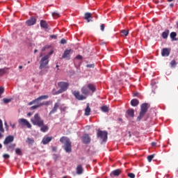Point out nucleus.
I'll use <instances>...</instances> for the list:
<instances>
[{"label":"nucleus","instance_id":"nucleus-55","mask_svg":"<svg viewBox=\"0 0 178 178\" xmlns=\"http://www.w3.org/2000/svg\"><path fill=\"white\" fill-rule=\"evenodd\" d=\"M56 35H52L51 36V38H54V40H56Z\"/></svg>","mask_w":178,"mask_h":178},{"label":"nucleus","instance_id":"nucleus-35","mask_svg":"<svg viewBox=\"0 0 178 178\" xmlns=\"http://www.w3.org/2000/svg\"><path fill=\"white\" fill-rule=\"evenodd\" d=\"M3 102V104H9V102H12V99L4 98Z\"/></svg>","mask_w":178,"mask_h":178},{"label":"nucleus","instance_id":"nucleus-14","mask_svg":"<svg viewBox=\"0 0 178 178\" xmlns=\"http://www.w3.org/2000/svg\"><path fill=\"white\" fill-rule=\"evenodd\" d=\"M82 141L84 144H90L91 143V138L88 134H86L82 136Z\"/></svg>","mask_w":178,"mask_h":178},{"label":"nucleus","instance_id":"nucleus-23","mask_svg":"<svg viewBox=\"0 0 178 178\" xmlns=\"http://www.w3.org/2000/svg\"><path fill=\"white\" fill-rule=\"evenodd\" d=\"M39 127H40V131H42V133H47V131L49 130V127H48V125H45L44 122L43 124Z\"/></svg>","mask_w":178,"mask_h":178},{"label":"nucleus","instance_id":"nucleus-24","mask_svg":"<svg viewBox=\"0 0 178 178\" xmlns=\"http://www.w3.org/2000/svg\"><path fill=\"white\" fill-rule=\"evenodd\" d=\"M169 33L170 31L168 29L165 30V31H163L161 34L162 38H163V40H166V38L169 37Z\"/></svg>","mask_w":178,"mask_h":178},{"label":"nucleus","instance_id":"nucleus-33","mask_svg":"<svg viewBox=\"0 0 178 178\" xmlns=\"http://www.w3.org/2000/svg\"><path fill=\"white\" fill-rule=\"evenodd\" d=\"M153 158H155V154H151L149 156H147V161L148 162H152Z\"/></svg>","mask_w":178,"mask_h":178},{"label":"nucleus","instance_id":"nucleus-25","mask_svg":"<svg viewBox=\"0 0 178 178\" xmlns=\"http://www.w3.org/2000/svg\"><path fill=\"white\" fill-rule=\"evenodd\" d=\"M140 104V101L137 99H133L131 100V106H137Z\"/></svg>","mask_w":178,"mask_h":178},{"label":"nucleus","instance_id":"nucleus-16","mask_svg":"<svg viewBox=\"0 0 178 178\" xmlns=\"http://www.w3.org/2000/svg\"><path fill=\"white\" fill-rule=\"evenodd\" d=\"M88 86V88L89 89V91L92 92V94H94L95 91H97V86L94 85V83H88L86 85Z\"/></svg>","mask_w":178,"mask_h":178},{"label":"nucleus","instance_id":"nucleus-8","mask_svg":"<svg viewBox=\"0 0 178 178\" xmlns=\"http://www.w3.org/2000/svg\"><path fill=\"white\" fill-rule=\"evenodd\" d=\"M72 94L78 101H83L87 98L86 96L81 95L80 92L77 90H74Z\"/></svg>","mask_w":178,"mask_h":178},{"label":"nucleus","instance_id":"nucleus-11","mask_svg":"<svg viewBox=\"0 0 178 178\" xmlns=\"http://www.w3.org/2000/svg\"><path fill=\"white\" fill-rule=\"evenodd\" d=\"M37 23V19L35 17H31L29 19L26 21V26H34Z\"/></svg>","mask_w":178,"mask_h":178},{"label":"nucleus","instance_id":"nucleus-53","mask_svg":"<svg viewBox=\"0 0 178 178\" xmlns=\"http://www.w3.org/2000/svg\"><path fill=\"white\" fill-rule=\"evenodd\" d=\"M127 112H134V109L129 108L127 111Z\"/></svg>","mask_w":178,"mask_h":178},{"label":"nucleus","instance_id":"nucleus-42","mask_svg":"<svg viewBox=\"0 0 178 178\" xmlns=\"http://www.w3.org/2000/svg\"><path fill=\"white\" fill-rule=\"evenodd\" d=\"M3 92H5V88H3V87H0V98H1V95H2Z\"/></svg>","mask_w":178,"mask_h":178},{"label":"nucleus","instance_id":"nucleus-2","mask_svg":"<svg viewBox=\"0 0 178 178\" xmlns=\"http://www.w3.org/2000/svg\"><path fill=\"white\" fill-rule=\"evenodd\" d=\"M60 143L64 144L63 148L65 152L70 154L72 152V142H70V139L66 136H63L60 138Z\"/></svg>","mask_w":178,"mask_h":178},{"label":"nucleus","instance_id":"nucleus-7","mask_svg":"<svg viewBox=\"0 0 178 178\" xmlns=\"http://www.w3.org/2000/svg\"><path fill=\"white\" fill-rule=\"evenodd\" d=\"M18 122L23 127H27V129H31V124H30V122L24 118L19 119Z\"/></svg>","mask_w":178,"mask_h":178},{"label":"nucleus","instance_id":"nucleus-9","mask_svg":"<svg viewBox=\"0 0 178 178\" xmlns=\"http://www.w3.org/2000/svg\"><path fill=\"white\" fill-rule=\"evenodd\" d=\"M13 141H15V137L12 135H10L5 138L3 143L4 145H9V144L13 143Z\"/></svg>","mask_w":178,"mask_h":178},{"label":"nucleus","instance_id":"nucleus-44","mask_svg":"<svg viewBox=\"0 0 178 178\" xmlns=\"http://www.w3.org/2000/svg\"><path fill=\"white\" fill-rule=\"evenodd\" d=\"M127 115H128V116H130L131 118H134V112H128Z\"/></svg>","mask_w":178,"mask_h":178},{"label":"nucleus","instance_id":"nucleus-36","mask_svg":"<svg viewBox=\"0 0 178 178\" xmlns=\"http://www.w3.org/2000/svg\"><path fill=\"white\" fill-rule=\"evenodd\" d=\"M0 131L4 133L5 129H3V124H2V120H0Z\"/></svg>","mask_w":178,"mask_h":178},{"label":"nucleus","instance_id":"nucleus-30","mask_svg":"<svg viewBox=\"0 0 178 178\" xmlns=\"http://www.w3.org/2000/svg\"><path fill=\"white\" fill-rule=\"evenodd\" d=\"M121 35L124 37H127L129 35V30H122L121 31Z\"/></svg>","mask_w":178,"mask_h":178},{"label":"nucleus","instance_id":"nucleus-19","mask_svg":"<svg viewBox=\"0 0 178 178\" xmlns=\"http://www.w3.org/2000/svg\"><path fill=\"white\" fill-rule=\"evenodd\" d=\"M40 27L42 29H44V30H48L49 29V26L48 25V23H47V21L45 20L40 21Z\"/></svg>","mask_w":178,"mask_h":178},{"label":"nucleus","instance_id":"nucleus-17","mask_svg":"<svg viewBox=\"0 0 178 178\" xmlns=\"http://www.w3.org/2000/svg\"><path fill=\"white\" fill-rule=\"evenodd\" d=\"M81 91L82 94H83V95H90V90L88 89V86H87V85L82 87V88L81 89Z\"/></svg>","mask_w":178,"mask_h":178},{"label":"nucleus","instance_id":"nucleus-6","mask_svg":"<svg viewBox=\"0 0 178 178\" xmlns=\"http://www.w3.org/2000/svg\"><path fill=\"white\" fill-rule=\"evenodd\" d=\"M97 138L102 140L104 142L106 141V140H108V132L106 131L98 130Z\"/></svg>","mask_w":178,"mask_h":178},{"label":"nucleus","instance_id":"nucleus-37","mask_svg":"<svg viewBox=\"0 0 178 178\" xmlns=\"http://www.w3.org/2000/svg\"><path fill=\"white\" fill-rule=\"evenodd\" d=\"M15 154H17V155H22V149L20 148H17L15 149Z\"/></svg>","mask_w":178,"mask_h":178},{"label":"nucleus","instance_id":"nucleus-26","mask_svg":"<svg viewBox=\"0 0 178 178\" xmlns=\"http://www.w3.org/2000/svg\"><path fill=\"white\" fill-rule=\"evenodd\" d=\"M177 33L176 32H171L170 37L172 41H177V38H176Z\"/></svg>","mask_w":178,"mask_h":178},{"label":"nucleus","instance_id":"nucleus-45","mask_svg":"<svg viewBox=\"0 0 178 178\" xmlns=\"http://www.w3.org/2000/svg\"><path fill=\"white\" fill-rule=\"evenodd\" d=\"M3 157L5 158V159H9V158H10V156L8 154H4L3 155Z\"/></svg>","mask_w":178,"mask_h":178},{"label":"nucleus","instance_id":"nucleus-32","mask_svg":"<svg viewBox=\"0 0 178 178\" xmlns=\"http://www.w3.org/2000/svg\"><path fill=\"white\" fill-rule=\"evenodd\" d=\"M170 65L171 67H176V65H177V63H176L175 60H172L170 63Z\"/></svg>","mask_w":178,"mask_h":178},{"label":"nucleus","instance_id":"nucleus-52","mask_svg":"<svg viewBox=\"0 0 178 178\" xmlns=\"http://www.w3.org/2000/svg\"><path fill=\"white\" fill-rule=\"evenodd\" d=\"M90 112H85L84 115L85 116H90Z\"/></svg>","mask_w":178,"mask_h":178},{"label":"nucleus","instance_id":"nucleus-41","mask_svg":"<svg viewBox=\"0 0 178 178\" xmlns=\"http://www.w3.org/2000/svg\"><path fill=\"white\" fill-rule=\"evenodd\" d=\"M127 176L129 178H136V175L133 172L128 173Z\"/></svg>","mask_w":178,"mask_h":178},{"label":"nucleus","instance_id":"nucleus-40","mask_svg":"<svg viewBox=\"0 0 178 178\" xmlns=\"http://www.w3.org/2000/svg\"><path fill=\"white\" fill-rule=\"evenodd\" d=\"M85 112H91V108H90V104H86V108H85Z\"/></svg>","mask_w":178,"mask_h":178},{"label":"nucleus","instance_id":"nucleus-27","mask_svg":"<svg viewBox=\"0 0 178 178\" xmlns=\"http://www.w3.org/2000/svg\"><path fill=\"white\" fill-rule=\"evenodd\" d=\"M100 109L102 112H109V111H111L108 106H103L100 108Z\"/></svg>","mask_w":178,"mask_h":178},{"label":"nucleus","instance_id":"nucleus-59","mask_svg":"<svg viewBox=\"0 0 178 178\" xmlns=\"http://www.w3.org/2000/svg\"><path fill=\"white\" fill-rule=\"evenodd\" d=\"M56 67H57V70H59V65H56Z\"/></svg>","mask_w":178,"mask_h":178},{"label":"nucleus","instance_id":"nucleus-10","mask_svg":"<svg viewBox=\"0 0 178 178\" xmlns=\"http://www.w3.org/2000/svg\"><path fill=\"white\" fill-rule=\"evenodd\" d=\"M70 54H72V49H66L62 56V59L70 60Z\"/></svg>","mask_w":178,"mask_h":178},{"label":"nucleus","instance_id":"nucleus-15","mask_svg":"<svg viewBox=\"0 0 178 178\" xmlns=\"http://www.w3.org/2000/svg\"><path fill=\"white\" fill-rule=\"evenodd\" d=\"M122 174V170L120 169H117L112 171L110 174L111 177H118V176Z\"/></svg>","mask_w":178,"mask_h":178},{"label":"nucleus","instance_id":"nucleus-22","mask_svg":"<svg viewBox=\"0 0 178 178\" xmlns=\"http://www.w3.org/2000/svg\"><path fill=\"white\" fill-rule=\"evenodd\" d=\"M83 172H84V168H83V165H79L76 167V175H83Z\"/></svg>","mask_w":178,"mask_h":178},{"label":"nucleus","instance_id":"nucleus-54","mask_svg":"<svg viewBox=\"0 0 178 178\" xmlns=\"http://www.w3.org/2000/svg\"><path fill=\"white\" fill-rule=\"evenodd\" d=\"M151 144L152 147H155L156 145V143L155 142H152Z\"/></svg>","mask_w":178,"mask_h":178},{"label":"nucleus","instance_id":"nucleus-34","mask_svg":"<svg viewBox=\"0 0 178 178\" xmlns=\"http://www.w3.org/2000/svg\"><path fill=\"white\" fill-rule=\"evenodd\" d=\"M52 16L54 19H58V17H59L60 15H59V13L54 12L52 13Z\"/></svg>","mask_w":178,"mask_h":178},{"label":"nucleus","instance_id":"nucleus-46","mask_svg":"<svg viewBox=\"0 0 178 178\" xmlns=\"http://www.w3.org/2000/svg\"><path fill=\"white\" fill-rule=\"evenodd\" d=\"M86 67L94 68V67H95V64H88L86 65Z\"/></svg>","mask_w":178,"mask_h":178},{"label":"nucleus","instance_id":"nucleus-48","mask_svg":"<svg viewBox=\"0 0 178 178\" xmlns=\"http://www.w3.org/2000/svg\"><path fill=\"white\" fill-rule=\"evenodd\" d=\"M10 126L12 127V129H16V124L12 122H10Z\"/></svg>","mask_w":178,"mask_h":178},{"label":"nucleus","instance_id":"nucleus-60","mask_svg":"<svg viewBox=\"0 0 178 178\" xmlns=\"http://www.w3.org/2000/svg\"><path fill=\"white\" fill-rule=\"evenodd\" d=\"M170 6L171 8H173L174 4H173V3H170Z\"/></svg>","mask_w":178,"mask_h":178},{"label":"nucleus","instance_id":"nucleus-61","mask_svg":"<svg viewBox=\"0 0 178 178\" xmlns=\"http://www.w3.org/2000/svg\"><path fill=\"white\" fill-rule=\"evenodd\" d=\"M33 114L31 113H28V116H31Z\"/></svg>","mask_w":178,"mask_h":178},{"label":"nucleus","instance_id":"nucleus-50","mask_svg":"<svg viewBox=\"0 0 178 178\" xmlns=\"http://www.w3.org/2000/svg\"><path fill=\"white\" fill-rule=\"evenodd\" d=\"M76 58L78 60H81V59H83V56H81V55H78L76 56Z\"/></svg>","mask_w":178,"mask_h":178},{"label":"nucleus","instance_id":"nucleus-5","mask_svg":"<svg viewBox=\"0 0 178 178\" xmlns=\"http://www.w3.org/2000/svg\"><path fill=\"white\" fill-rule=\"evenodd\" d=\"M48 63H49V56H44L40 61L39 69L40 70H42V69H49Z\"/></svg>","mask_w":178,"mask_h":178},{"label":"nucleus","instance_id":"nucleus-3","mask_svg":"<svg viewBox=\"0 0 178 178\" xmlns=\"http://www.w3.org/2000/svg\"><path fill=\"white\" fill-rule=\"evenodd\" d=\"M58 86L59 87V90L54 92V95H59V94H62V92H65V91H67V88H69V83L65 81H60L58 83Z\"/></svg>","mask_w":178,"mask_h":178},{"label":"nucleus","instance_id":"nucleus-20","mask_svg":"<svg viewBox=\"0 0 178 178\" xmlns=\"http://www.w3.org/2000/svg\"><path fill=\"white\" fill-rule=\"evenodd\" d=\"M161 55L162 56H169V55H170V50L168 48L163 49L161 51Z\"/></svg>","mask_w":178,"mask_h":178},{"label":"nucleus","instance_id":"nucleus-18","mask_svg":"<svg viewBox=\"0 0 178 178\" xmlns=\"http://www.w3.org/2000/svg\"><path fill=\"white\" fill-rule=\"evenodd\" d=\"M51 141H52V137L47 136L43 138L42 143L43 145H47V144H49Z\"/></svg>","mask_w":178,"mask_h":178},{"label":"nucleus","instance_id":"nucleus-51","mask_svg":"<svg viewBox=\"0 0 178 178\" xmlns=\"http://www.w3.org/2000/svg\"><path fill=\"white\" fill-rule=\"evenodd\" d=\"M54 54V51H51L46 56H49V58L51 57V55Z\"/></svg>","mask_w":178,"mask_h":178},{"label":"nucleus","instance_id":"nucleus-38","mask_svg":"<svg viewBox=\"0 0 178 178\" xmlns=\"http://www.w3.org/2000/svg\"><path fill=\"white\" fill-rule=\"evenodd\" d=\"M26 143H28V144H34V140L33 138H27Z\"/></svg>","mask_w":178,"mask_h":178},{"label":"nucleus","instance_id":"nucleus-62","mask_svg":"<svg viewBox=\"0 0 178 178\" xmlns=\"http://www.w3.org/2000/svg\"><path fill=\"white\" fill-rule=\"evenodd\" d=\"M46 48H47V47H43V48L42 49V51H45V49H46Z\"/></svg>","mask_w":178,"mask_h":178},{"label":"nucleus","instance_id":"nucleus-49","mask_svg":"<svg viewBox=\"0 0 178 178\" xmlns=\"http://www.w3.org/2000/svg\"><path fill=\"white\" fill-rule=\"evenodd\" d=\"M133 97H140V93L138 92H134Z\"/></svg>","mask_w":178,"mask_h":178},{"label":"nucleus","instance_id":"nucleus-12","mask_svg":"<svg viewBox=\"0 0 178 178\" xmlns=\"http://www.w3.org/2000/svg\"><path fill=\"white\" fill-rule=\"evenodd\" d=\"M151 105L148 103H143L140 105V112H147L149 109Z\"/></svg>","mask_w":178,"mask_h":178},{"label":"nucleus","instance_id":"nucleus-43","mask_svg":"<svg viewBox=\"0 0 178 178\" xmlns=\"http://www.w3.org/2000/svg\"><path fill=\"white\" fill-rule=\"evenodd\" d=\"M100 30L102 31H105V24H102L100 26Z\"/></svg>","mask_w":178,"mask_h":178},{"label":"nucleus","instance_id":"nucleus-28","mask_svg":"<svg viewBox=\"0 0 178 178\" xmlns=\"http://www.w3.org/2000/svg\"><path fill=\"white\" fill-rule=\"evenodd\" d=\"M59 105H60L59 102L56 103L51 112H56L58 111V108H59Z\"/></svg>","mask_w":178,"mask_h":178},{"label":"nucleus","instance_id":"nucleus-29","mask_svg":"<svg viewBox=\"0 0 178 178\" xmlns=\"http://www.w3.org/2000/svg\"><path fill=\"white\" fill-rule=\"evenodd\" d=\"M145 115V112H140L139 114V116L137 118L138 122H140V120H141L143 118H144Z\"/></svg>","mask_w":178,"mask_h":178},{"label":"nucleus","instance_id":"nucleus-47","mask_svg":"<svg viewBox=\"0 0 178 178\" xmlns=\"http://www.w3.org/2000/svg\"><path fill=\"white\" fill-rule=\"evenodd\" d=\"M67 42V40H66V39H62L60 40V44H65Z\"/></svg>","mask_w":178,"mask_h":178},{"label":"nucleus","instance_id":"nucleus-63","mask_svg":"<svg viewBox=\"0 0 178 178\" xmlns=\"http://www.w3.org/2000/svg\"><path fill=\"white\" fill-rule=\"evenodd\" d=\"M4 126H6V127L8 126V122H4Z\"/></svg>","mask_w":178,"mask_h":178},{"label":"nucleus","instance_id":"nucleus-31","mask_svg":"<svg viewBox=\"0 0 178 178\" xmlns=\"http://www.w3.org/2000/svg\"><path fill=\"white\" fill-rule=\"evenodd\" d=\"M6 69H8V68L0 69V77H1V76H3V74H6Z\"/></svg>","mask_w":178,"mask_h":178},{"label":"nucleus","instance_id":"nucleus-58","mask_svg":"<svg viewBox=\"0 0 178 178\" xmlns=\"http://www.w3.org/2000/svg\"><path fill=\"white\" fill-rule=\"evenodd\" d=\"M37 52H38V49H35L34 50V54H37Z\"/></svg>","mask_w":178,"mask_h":178},{"label":"nucleus","instance_id":"nucleus-56","mask_svg":"<svg viewBox=\"0 0 178 178\" xmlns=\"http://www.w3.org/2000/svg\"><path fill=\"white\" fill-rule=\"evenodd\" d=\"M119 122H122V123L123 122V120L122 118H118Z\"/></svg>","mask_w":178,"mask_h":178},{"label":"nucleus","instance_id":"nucleus-1","mask_svg":"<svg viewBox=\"0 0 178 178\" xmlns=\"http://www.w3.org/2000/svg\"><path fill=\"white\" fill-rule=\"evenodd\" d=\"M48 98H49V96H48V95H42L38 97L37 99H35L32 102H30L28 104L29 106H31V105L35 104L34 106L30 107V111H34L35 109H38V108H41V106H43L42 102H41V101H42L43 99H48Z\"/></svg>","mask_w":178,"mask_h":178},{"label":"nucleus","instance_id":"nucleus-13","mask_svg":"<svg viewBox=\"0 0 178 178\" xmlns=\"http://www.w3.org/2000/svg\"><path fill=\"white\" fill-rule=\"evenodd\" d=\"M6 149L8 152H13L16 148V143H10L6 145Z\"/></svg>","mask_w":178,"mask_h":178},{"label":"nucleus","instance_id":"nucleus-64","mask_svg":"<svg viewBox=\"0 0 178 178\" xmlns=\"http://www.w3.org/2000/svg\"><path fill=\"white\" fill-rule=\"evenodd\" d=\"M19 69H23V66L22 65L19 66Z\"/></svg>","mask_w":178,"mask_h":178},{"label":"nucleus","instance_id":"nucleus-4","mask_svg":"<svg viewBox=\"0 0 178 178\" xmlns=\"http://www.w3.org/2000/svg\"><path fill=\"white\" fill-rule=\"evenodd\" d=\"M31 122L34 126L41 127L44 124V120L41 119L38 113L35 114L34 118L31 120Z\"/></svg>","mask_w":178,"mask_h":178},{"label":"nucleus","instance_id":"nucleus-57","mask_svg":"<svg viewBox=\"0 0 178 178\" xmlns=\"http://www.w3.org/2000/svg\"><path fill=\"white\" fill-rule=\"evenodd\" d=\"M6 131H8V130H9V126H6Z\"/></svg>","mask_w":178,"mask_h":178},{"label":"nucleus","instance_id":"nucleus-21","mask_svg":"<svg viewBox=\"0 0 178 178\" xmlns=\"http://www.w3.org/2000/svg\"><path fill=\"white\" fill-rule=\"evenodd\" d=\"M85 20H87L88 23H90V22H92V20L90 19H92V15L91 13H85V17H84Z\"/></svg>","mask_w":178,"mask_h":178},{"label":"nucleus","instance_id":"nucleus-39","mask_svg":"<svg viewBox=\"0 0 178 178\" xmlns=\"http://www.w3.org/2000/svg\"><path fill=\"white\" fill-rule=\"evenodd\" d=\"M43 106L45 105L46 106H48V105H52V101H47L44 102H42Z\"/></svg>","mask_w":178,"mask_h":178}]
</instances>
